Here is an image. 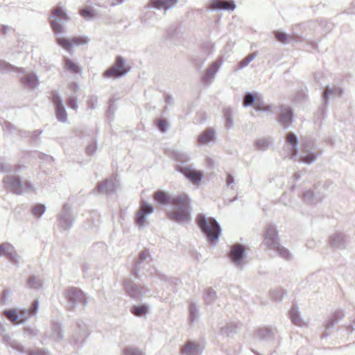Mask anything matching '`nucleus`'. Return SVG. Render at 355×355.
I'll return each mask as SVG.
<instances>
[{
    "label": "nucleus",
    "instance_id": "1",
    "mask_svg": "<svg viewBox=\"0 0 355 355\" xmlns=\"http://www.w3.org/2000/svg\"><path fill=\"white\" fill-rule=\"evenodd\" d=\"M153 199L159 207H168L171 205L174 211L166 212V216L170 220L182 224L191 220V202L189 195L182 193L172 196L164 190L158 189L153 193Z\"/></svg>",
    "mask_w": 355,
    "mask_h": 355
},
{
    "label": "nucleus",
    "instance_id": "2",
    "mask_svg": "<svg viewBox=\"0 0 355 355\" xmlns=\"http://www.w3.org/2000/svg\"><path fill=\"white\" fill-rule=\"evenodd\" d=\"M196 223L211 246H216L222 234V227L214 217L207 218L205 214H198Z\"/></svg>",
    "mask_w": 355,
    "mask_h": 355
},
{
    "label": "nucleus",
    "instance_id": "3",
    "mask_svg": "<svg viewBox=\"0 0 355 355\" xmlns=\"http://www.w3.org/2000/svg\"><path fill=\"white\" fill-rule=\"evenodd\" d=\"M70 21L65 7L58 3L53 7L49 17V22L55 36H62L65 33L64 24Z\"/></svg>",
    "mask_w": 355,
    "mask_h": 355
},
{
    "label": "nucleus",
    "instance_id": "4",
    "mask_svg": "<svg viewBox=\"0 0 355 355\" xmlns=\"http://www.w3.org/2000/svg\"><path fill=\"white\" fill-rule=\"evenodd\" d=\"M63 296L67 301L66 309L69 311H74L78 306L85 308L89 302V296L79 287H68Z\"/></svg>",
    "mask_w": 355,
    "mask_h": 355
},
{
    "label": "nucleus",
    "instance_id": "5",
    "mask_svg": "<svg viewBox=\"0 0 355 355\" xmlns=\"http://www.w3.org/2000/svg\"><path fill=\"white\" fill-rule=\"evenodd\" d=\"M130 69L131 67L125 64V58L117 55L114 64L103 72V76L105 78H121L128 74Z\"/></svg>",
    "mask_w": 355,
    "mask_h": 355
},
{
    "label": "nucleus",
    "instance_id": "6",
    "mask_svg": "<svg viewBox=\"0 0 355 355\" xmlns=\"http://www.w3.org/2000/svg\"><path fill=\"white\" fill-rule=\"evenodd\" d=\"M119 187V181L117 175L112 174L103 181L97 182L93 192L98 194L106 195L114 194Z\"/></svg>",
    "mask_w": 355,
    "mask_h": 355
},
{
    "label": "nucleus",
    "instance_id": "7",
    "mask_svg": "<svg viewBox=\"0 0 355 355\" xmlns=\"http://www.w3.org/2000/svg\"><path fill=\"white\" fill-rule=\"evenodd\" d=\"M122 285L127 296L135 300L141 301V296L150 291V289L146 286L137 284L128 278L123 280Z\"/></svg>",
    "mask_w": 355,
    "mask_h": 355
},
{
    "label": "nucleus",
    "instance_id": "8",
    "mask_svg": "<svg viewBox=\"0 0 355 355\" xmlns=\"http://www.w3.org/2000/svg\"><path fill=\"white\" fill-rule=\"evenodd\" d=\"M175 170L196 185H199L204 178V172L196 170L193 164H186L185 166L175 165Z\"/></svg>",
    "mask_w": 355,
    "mask_h": 355
},
{
    "label": "nucleus",
    "instance_id": "9",
    "mask_svg": "<svg viewBox=\"0 0 355 355\" xmlns=\"http://www.w3.org/2000/svg\"><path fill=\"white\" fill-rule=\"evenodd\" d=\"M90 335V332L85 324L82 320L76 322V329L71 336L69 343L77 349H80L85 343L86 338Z\"/></svg>",
    "mask_w": 355,
    "mask_h": 355
},
{
    "label": "nucleus",
    "instance_id": "10",
    "mask_svg": "<svg viewBox=\"0 0 355 355\" xmlns=\"http://www.w3.org/2000/svg\"><path fill=\"white\" fill-rule=\"evenodd\" d=\"M73 214L71 206L69 203H64L57 216V221L62 230L68 231L73 227L75 221Z\"/></svg>",
    "mask_w": 355,
    "mask_h": 355
},
{
    "label": "nucleus",
    "instance_id": "11",
    "mask_svg": "<svg viewBox=\"0 0 355 355\" xmlns=\"http://www.w3.org/2000/svg\"><path fill=\"white\" fill-rule=\"evenodd\" d=\"M280 238L277 225L272 223L267 224L263 233V243L270 250L278 248Z\"/></svg>",
    "mask_w": 355,
    "mask_h": 355
},
{
    "label": "nucleus",
    "instance_id": "12",
    "mask_svg": "<svg viewBox=\"0 0 355 355\" xmlns=\"http://www.w3.org/2000/svg\"><path fill=\"white\" fill-rule=\"evenodd\" d=\"M246 250L243 244L236 243L231 247L227 256L236 267H241L244 264V261L248 255Z\"/></svg>",
    "mask_w": 355,
    "mask_h": 355
},
{
    "label": "nucleus",
    "instance_id": "13",
    "mask_svg": "<svg viewBox=\"0 0 355 355\" xmlns=\"http://www.w3.org/2000/svg\"><path fill=\"white\" fill-rule=\"evenodd\" d=\"M278 107L279 114L277 118V121L284 129H288L294 121L293 109L285 104H281Z\"/></svg>",
    "mask_w": 355,
    "mask_h": 355
},
{
    "label": "nucleus",
    "instance_id": "14",
    "mask_svg": "<svg viewBox=\"0 0 355 355\" xmlns=\"http://www.w3.org/2000/svg\"><path fill=\"white\" fill-rule=\"evenodd\" d=\"M284 149L288 151L286 157L290 159L296 157L299 154V139L293 132L290 131L286 133Z\"/></svg>",
    "mask_w": 355,
    "mask_h": 355
},
{
    "label": "nucleus",
    "instance_id": "15",
    "mask_svg": "<svg viewBox=\"0 0 355 355\" xmlns=\"http://www.w3.org/2000/svg\"><path fill=\"white\" fill-rule=\"evenodd\" d=\"M4 187L17 195L23 193V181L19 175H7L3 179Z\"/></svg>",
    "mask_w": 355,
    "mask_h": 355
},
{
    "label": "nucleus",
    "instance_id": "16",
    "mask_svg": "<svg viewBox=\"0 0 355 355\" xmlns=\"http://www.w3.org/2000/svg\"><path fill=\"white\" fill-rule=\"evenodd\" d=\"M345 316V312L341 309L335 311L324 322V331L320 335V339H324L330 336L329 330L342 320Z\"/></svg>",
    "mask_w": 355,
    "mask_h": 355
},
{
    "label": "nucleus",
    "instance_id": "17",
    "mask_svg": "<svg viewBox=\"0 0 355 355\" xmlns=\"http://www.w3.org/2000/svg\"><path fill=\"white\" fill-rule=\"evenodd\" d=\"M3 314L8 315L10 320L16 325L24 324L28 320V311L26 309L18 311L16 309H9L3 311Z\"/></svg>",
    "mask_w": 355,
    "mask_h": 355
},
{
    "label": "nucleus",
    "instance_id": "18",
    "mask_svg": "<svg viewBox=\"0 0 355 355\" xmlns=\"http://www.w3.org/2000/svg\"><path fill=\"white\" fill-rule=\"evenodd\" d=\"M165 154L170 159L177 162V165L185 166L186 164H191L189 163L191 160L189 154L182 150L168 149L165 151Z\"/></svg>",
    "mask_w": 355,
    "mask_h": 355
},
{
    "label": "nucleus",
    "instance_id": "19",
    "mask_svg": "<svg viewBox=\"0 0 355 355\" xmlns=\"http://www.w3.org/2000/svg\"><path fill=\"white\" fill-rule=\"evenodd\" d=\"M149 257H151V256L148 248H144L139 253L137 259L135 261L131 271L132 274L135 276V278H140L139 272L141 269V264Z\"/></svg>",
    "mask_w": 355,
    "mask_h": 355
},
{
    "label": "nucleus",
    "instance_id": "20",
    "mask_svg": "<svg viewBox=\"0 0 355 355\" xmlns=\"http://www.w3.org/2000/svg\"><path fill=\"white\" fill-rule=\"evenodd\" d=\"M329 243L334 249L343 250L347 246L346 235L343 232H335L329 236Z\"/></svg>",
    "mask_w": 355,
    "mask_h": 355
},
{
    "label": "nucleus",
    "instance_id": "21",
    "mask_svg": "<svg viewBox=\"0 0 355 355\" xmlns=\"http://www.w3.org/2000/svg\"><path fill=\"white\" fill-rule=\"evenodd\" d=\"M324 199V196L320 193H315L312 189H306L302 191L303 201L309 205H316Z\"/></svg>",
    "mask_w": 355,
    "mask_h": 355
},
{
    "label": "nucleus",
    "instance_id": "22",
    "mask_svg": "<svg viewBox=\"0 0 355 355\" xmlns=\"http://www.w3.org/2000/svg\"><path fill=\"white\" fill-rule=\"evenodd\" d=\"M277 329L270 327H259L254 332V337L260 340L270 341L275 339Z\"/></svg>",
    "mask_w": 355,
    "mask_h": 355
},
{
    "label": "nucleus",
    "instance_id": "23",
    "mask_svg": "<svg viewBox=\"0 0 355 355\" xmlns=\"http://www.w3.org/2000/svg\"><path fill=\"white\" fill-rule=\"evenodd\" d=\"M345 94V91L342 87H331L327 85L325 89L322 94V98H324L326 102L330 103V99L334 98H343Z\"/></svg>",
    "mask_w": 355,
    "mask_h": 355
},
{
    "label": "nucleus",
    "instance_id": "24",
    "mask_svg": "<svg viewBox=\"0 0 355 355\" xmlns=\"http://www.w3.org/2000/svg\"><path fill=\"white\" fill-rule=\"evenodd\" d=\"M274 35L276 38V40L280 42H282L284 44H288L293 42H298L303 41L302 36L297 35V34H293V35H289L284 32L276 31L274 32Z\"/></svg>",
    "mask_w": 355,
    "mask_h": 355
},
{
    "label": "nucleus",
    "instance_id": "25",
    "mask_svg": "<svg viewBox=\"0 0 355 355\" xmlns=\"http://www.w3.org/2000/svg\"><path fill=\"white\" fill-rule=\"evenodd\" d=\"M203 346L193 341L187 342L181 349L182 355H201Z\"/></svg>",
    "mask_w": 355,
    "mask_h": 355
},
{
    "label": "nucleus",
    "instance_id": "26",
    "mask_svg": "<svg viewBox=\"0 0 355 355\" xmlns=\"http://www.w3.org/2000/svg\"><path fill=\"white\" fill-rule=\"evenodd\" d=\"M21 83L29 89H35L40 85L39 77L36 73H31L21 78Z\"/></svg>",
    "mask_w": 355,
    "mask_h": 355
},
{
    "label": "nucleus",
    "instance_id": "27",
    "mask_svg": "<svg viewBox=\"0 0 355 355\" xmlns=\"http://www.w3.org/2000/svg\"><path fill=\"white\" fill-rule=\"evenodd\" d=\"M216 139V132L212 128H207L203 131L198 137V144L199 145H207L211 141Z\"/></svg>",
    "mask_w": 355,
    "mask_h": 355
},
{
    "label": "nucleus",
    "instance_id": "28",
    "mask_svg": "<svg viewBox=\"0 0 355 355\" xmlns=\"http://www.w3.org/2000/svg\"><path fill=\"white\" fill-rule=\"evenodd\" d=\"M150 307L147 303L132 305L130 309V313L135 316L142 318L146 316L150 313Z\"/></svg>",
    "mask_w": 355,
    "mask_h": 355
},
{
    "label": "nucleus",
    "instance_id": "29",
    "mask_svg": "<svg viewBox=\"0 0 355 355\" xmlns=\"http://www.w3.org/2000/svg\"><path fill=\"white\" fill-rule=\"evenodd\" d=\"M11 71L24 73L25 69L22 67H16L3 60H0V73H6Z\"/></svg>",
    "mask_w": 355,
    "mask_h": 355
},
{
    "label": "nucleus",
    "instance_id": "30",
    "mask_svg": "<svg viewBox=\"0 0 355 355\" xmlns=\"http://www.w3.org/2000/svg\"><path fill=\"white\" fill-rule=\"evenodd\" d=\"M307 142H303L301 145L302 151L305 153L302 162L305 164H311L316 160L319 155L317 153L307 150Z\"/></svg>",
    "mask_w": 355,
    "mask_h": 355
},
{
    "label": "nucleus",
    "instance_id": "31",
    "mask_svg": "<svg viewBox=\"0 0 355 355\" xmlns=\"http://www.w3.org/2000/svg\"><path fill=\"white\" fill-rule=\"evenodd\" d=\"M260 95L255 92H245L243 95L242 105L244 107H252L254 105Z\"/></svg>",
    "mask_w": 355,
    "mask_h": 355
},
{
    "label": "nucleus",
    "instance_id": "32",
    "mask_svg": "<svg viewBox=\"0 0 355 355\" xmlns=\"http://www.w3.org/2000/svg\"><path fill=\"white\" fill-rule=\"evenodd\" d=\"M64 69L73 74H80L82 73L81 66L73 61L71 59L64 57Z\"/></svg>",
    "mask_w": 355,
    "mask_h": 355
},
{
    "label": "nucleus",
    "instance_id": "33",
    "mask_svg": "<svg viewBox=\"0 0 355 355\" xmlns=\"http://www.w3.org/2000/svg\"><path fill=\"white\" fill-rule=\"evenodd\" d=\"M155 210L154 207H151L148 212H144V211L139 210L135 216V223L139 226V228L144 227L146 223V218L148 215L152 214Z\"/></svg>",
    "mask_w": 355,
    "mask_h": 355
},
{
    "label": "nucleus",
    "instance_id": "34",
    "mask_svg": "<svg viewBox=\"0 0 355 355\" xmlns=\"http://www.w3.org/2000/svg\"><path fill=\"white\" fill-rule=\"evenodd\" d=\"M52 334L54 340L57 342L61 341L64 338L62 324L60 321L53 322L52 324Z\"/></svg>",
    "mask_w": 355,
    "mask_h": 355
},
{
    "label": "nucleus",
    "instance_id": "35",
    "mask_svg": "<svg viewBox=\"0 0 355 355\" xmlns=\"http://www.w3.org/2000/svg\"><path fill=\"white\" fill-rule=\"evenodd\" d=\"M223 118L225 120V127L227 130H230L234 126V117L232 109L230 107H225L223 110Z\"/></svg>",
    "mask_w": 355,
    "mask_h": 355
},
{
    "label": "nucleus",
    "instance_id": "36",
    "mask_svg": "<svg viewBox=\"0 0 355 355\" xmlns=\"http://www.w3.org/2000/svg\"><path fill=\"white\" fill-rule=\"evenodd\" d=\"M217 298V293L212 287H209L205 290L204 300L207 305L213 304L216 301Z\"/></svg>",
    "mask_w": 355,
    "mask_h": 355
},
{
    "label": "nucleus",
    "instance_id": "37",
    "mask_svg": "<svg viewBox=\"0 0 355 355\" xmlns=\"http://www.w3.org/2000/svg\"><path fill=\"white\" fill-rule=\"evenodd\" d=\"M286 295H287V291L282 287H277L270 291L271 299L277 302H282Z\"/></svg>",
    "mask_w": 355,
    "mask_h": 355
},
{
    "label": "nucleus",
    "instance_id": "38",
    "mask_svg": "<svg viewBox=\"0 0 355 355\" xmlns=\"http://www.w3.org/2000/svg\"><path fill=\"white\" fill-rule=\"evenodd\" d=\"M337 332L340 333V336H345V335L349 336L353 334L355 332V318L354 319L352 324L339 327L337 329ZM352 342L355 343V334Z\"/></svg>",
    "mask_w": 355,
    "mask_h": 355
},
{
    "label": "nucleus",
    "instance_id": "39",
    "mask_svg": "<svg viewBox=\"0 0 355 355\" xmlns=\"http://www.w3.org/2000/svg\"><path fill=\"white\" fill-rule=\"evenodd\" d=\"M273 141L270 137H265L254 142V147L258 150L266 151L272 144Z\"/></svg>",
    "mask_w": 355,
    "mask_h": 355
},
{
    "label": "nucleus",
    "instance_id": "40",
    "mask_svg": "<svg viewBox=\"0 0 355 355\" xmlns=\"http://www.w3.org/2000/svg\"><path fill=\"white\" fill-rule=\"evenodd\" d=\"M329 105V103L328 101L326 102L324 98H322V104L319 106L315 114V118L318 121H322L327 117Z\"/></svg>",
    "mask_w": 355,
    "mask_h": 355
},
{
    "label": "nucleus",
    "instance_id": "41",
    "mask_svg": "<svg viewBox=\"0 0 355 355\" xmlns=\"http://www.w3.org/2000/svg\"><path fill=\"white\" fill-rule=\"evenodd\" d=\"M240 326L238 323H230L221 327L220 332L222 335L230 336L236 334Z\"/></svg>",
    "mask_w": 355,
    "mask_h": 355
},
{
    "label": "nucleus",
    "instance_id": "42",
    "mask_svg": "<svg viewBox=\"0 0 355 355\" xmlns=\"http://www.w3.org/2000/svg\"><path fill=\"white\" fill-rule=\"evenodd\" d=\"M57 44L68 52H70L73 47V40L70 37L57 36Z\"/></svg>",
    "mask_w": 355,
    "mask_h": 355
},
{
    "label": "nucleus",
    "instance_id": "43",
    "mask_svg": "<svg viewBox=\"0 0 355 355\" xmlns=\"http://www.w3.org/2000/svg\"><path fill=\"white\" fill-rule=\"evenodd\" d=\"M116 109L117 107L115 104V99L113 98H110L108 101V106L105 112V116L109 122L114 121V114Z\"/></svg>",
    "mask_w": 355,
    "mask_h": 355
},
{
    "label": "nucleus",
    "instance_id": "44",
    "mask_svg": "<svg viewBox=\"0 0 355 355\" xmlns=\"http://www.w3.org/2000/svg\"><path fill=\"white\" fill-rule=\"evenodd\" d=\"M289 318L295 324H300L302 319L299 308L297 305H293L289 311Z\"/></svg>",
    "mask_w": 355,
    "mask_h": 355
},
{
    "label": "nucleus",
    "instance_id": "45",
    "mask_svg": "<svg viewBox=\"0 0 355 355\" xmlns=\"http://www.w3.org/2000/svg\"><path fill=\"white\" fill-rule=\"evenodd\" d=\"M258 53L257 51L247 55L241 61L237 63L236 69H242L247 67L257 56Z\"/></svg>",
    "mask_w": 355,
    "mask_h": 355
},
{
    "label": "nucleus",
    "instance_id": "46",
    "mask_svg": "<svg viewBox=\"0 0 355 355\" xmlns=\"http://www.w3.org/2000/svg\"><path fill=\"white\" fill-rule=\"evenodd\" d=\"M55 116L59 122L66 123L67 121L68 115L64 105L55 107Z\"/></svg>",
    "mask_w": 355,
    "mask_h": 355
},
{
    "label": "nucleus",
    "instance_id": "47",
    "mask_svg": "<svg viewBox=\"0 0 355 355\" xmlns=\"http://www.w3.org/2000/svg\"><path fill=\"white\" fill-rule=\"evenodd\" d=\"M46 211V205L42 203H37L33 205L31 209V214L37 218L42 216Z\"/></svg>",
    "mask_w": 355,
    "mask_h": 355
},
{
    "label": "nucleus",
    "instance_id": "48",
    "mask_svg": "<svg viewBox=\"0 0 355 355\" xmlns=\"http://www.w3.org/2000/svg\"><path fill=\"white\" fill-rule=\"evenodd\" d=\"M42 284V281L40 279H37L35 275L30 276L27 281V286L31 289H40Z\"/></svg>",
    "mask_w": 355,
    "mask_h": 355
},
{
    "label": "nucleus",
    "instance_id": "49",
    "mask_svg": "<svg viewBox=\"0 0 355 355\" xmlns=\"http://www.w3.org/2000/svg\"><path fill=\"white\" fill-rule=\"evenodd\" d=\"M178 2V0H160L158 3L157 9L164 10L165 12L174 7Z\"/></svg>",
    "mask_w": 355,
    "mask_h": 355
},
{
    "label": "nucleus",
    "instance_id": "50",
    "mask_svg": "<svg viewBox=\"0 0 355 355\" xmlns=\"http://www.w3.org/2000/svg\"><path fill=\"white\" fill-rule=\"evenodd\" d=\"M179 35V28L178 26L172 25L166 31V39L174 40L178 38Z\"/></svg>",
    "mask_w": 355,
    "mask_h": 355
},
{
    "label": "nucleus",
    "instance_id": "51",
    "mask_svg": "<svg viewBox=\"0 0 355 355\" xmlns=\"http://www.w3.org/2000/svg\"><path fill=\"white\" fill-rule=\"evenodd\" d=\"M5 257H6L7 259L13 265L17 266H19L20 262L19 257L14 246L12 250L8 251Z\"/></svg>",
    "mask_w": 355,
    "mask_h": 355
},
{
    "label": "nucleus",
    "instance_id": "52",
    "mask_svg": "<svg viewBox=\"0 0 355 355\" xmlns=\"http://www.w3.org/2000/svg\"><path fill=\"white\" fill-rule=\"evenodd\" d=\"M154 123L157 130L162 133L167 132L168 130L169 123L166 119H157L155 120Z\"/></svg>",
    "mask_w": 355,
    "mask_h": 355
},
{
    "label": "nucleus",
    "instance_id": "53",
    "mask_svg": "<svg viewBox=\"0 0 355 355\" xmlns=\"http://www.w3.org/2000/svg\"><path fill=\"white\" fill-rule=\"evenodd\" d=\"M42 132V130H35L31 132V135L29 137H31L30 144L31 146H38L40 144V138Z\"/></svg>",
    "mask_w": 355,
    "mask_h": 355
},
{
    "label": "nucleus",
    "instance_id": "54",
    "mask_svg": "<svg viewBox=\"0 0 355 355\" xmlns=\"http://www.w3.org/2000/svg\"><path fill=\"white\" fill-rule=\"evenodd\" d=\"M273 250L277 252L278 255L280 257L286 260H291L292 258V255L290 251L287 248L282 246L280 243L278 248H276L275 249Z\"/></svg>",
    "mask_w": 355,
    "mask_h": 355
},
{
    "label": "nucleus",
    "instance_id": "55",
    "mask_svg": "<svg viewBox=\"0 0 355 355\" xmlns=\"http://www.w3.org/2000/svg\"><path fill=\"white\" fill-rule=\"evenodd\" d=\"M51 102L53 104L55 107L61 106L64 105L63 99L62 96L59 94L58 92L56 90H52L51 92Z\"/></svg>",
    "mask_w": 355,
    "mask_h": 355
},
{
    "label": "nucleus",
    "instance_id": "56",
    "mask_svg": "<svg viewBox=\"0 0 355 355\" xmlns=\"http://www.w3.org/2000/svg\"><path fill=\"white\" fill-rule=\"evenodd\" d=\"M80 15L85 19H92L96 16V12L94 8L89 6L85 7L82 10L80 11Z\"/></svg>",
    "mask_w": 355,
    "mask_h": 355
},
{
    "label": "nucleus",
    "instance_id": "57",
    "mask_svg": "<svg viewBox=\"0 0 355 355\" xmlns=\"http://www.w3.org/2000/svg\"><path fill=\"white\" fill-rule=\"evenodd\" d=\"M98 148L96 138H92L89 144L86 147V154L89 156L95 155Z\"/></svg>",
    "mask_w": 355,
    "mask_h": 355
},
{
    "label": "nucleus",
    "instance_id": "58",
    "mask_svg": "<svg viewBox=\"0 0 355 355\" xmlns=\"http://www.w3.org/2000/svg\"><path fill=\"white\" fill-rule=\"evenodd\" d=\"M73 40V46H79L87 44L89 42V38L85 35L76 36L71 38Z\"/></svg>",
    "mask_w": 355,
    "mask_h": 355
},
{
    "label": "nucleus",
    "instance_id": "59",
    "mask_svg": "<svg viewBox=\"0 0 355 355\" xmlns=\"http://www.w3.org/2000/svg\"><path fill=\"white\" fill-rule=\"evenodd\" d=\"M206 60H207V56H205L203 55H200L194 56L192 58L191 62L197 69H200L203 67Z\"/></svg>",
    "mask_w": 355,
    "mask_h": 355
},
{
    "label": "nucleus",
    "instance_id": "60",
    "mask_svg": "<svg viewBox=\"0 0 355 355\" xmlns=\"http://www.w3.org/2000/svg\"><path fill=\"white\" fill-rule=\"evenodd\" d=\"M189 318L191 322H193L199 318L198 307L193 303H191L189 306Z\"/></svg>",
    "mask_w": 355,
    "mask_h": 355
},
{
    "label": "nucleus",
    "instance_id": "61",
    "mask_svg": "<svg viewBox=\"0 0 355 355\" xmlns=\"http://www.w3.org/2000/svg\"><path fill=\"white\" fill-rule=\"evenodd\" d=\"M39 306H40L39 300L37 299L33 300L30 308L28 309H26L28 311L27 316H28V318L35 315L37 313L38 310H39Z\"/></svg>",
    "mask_w": 355,
    "mask_h": 355
},
{
    "label": "nucleus",
    "instance_id": "62",
    "mask_svg": "<svg viewBox=\"0 0 355 355\" xmlns=\"http://www.w3.org/2000/svg\"><path fill=\"white\" fill-rule=\"evenodd\" d=\"M216 73L211 69H207L206 72L201 76L200 81L204 84H209L214 78Z\"/></svg>",
    "mask_w": 355,
    "mask_h": 355
},
{
    "label": "nucleus",
    "instance_id": "63",
    "mask_svg": "<svg viewBox=\"0 0 355 355\" xmlns=\"http://www.w3.org/2000/svg\"><path fill=\"white\" fill-rule=\"evenodd\" d=\"M201 51L207 54V57L213 53L214 51V45L211 42H204L201 45Z\"/></svg>",
    "mask_w": 355,
    "mask_h": 355
},
{
    "label": "nucleus",
    "instance_id": "64",
    "mask_svg": "<svg viewBox=\"0 0 355 355\" xmlns=\"http://www.w3.org/2000/svg\"><path fill=\"white\" fill-rule=\"evenodd\" d=\"M122 355H143V354L137 347L128 346L124 348Z\"/></svg>",
    "mask_w": 355,
    "mask_h": 355
}]
</instances>
